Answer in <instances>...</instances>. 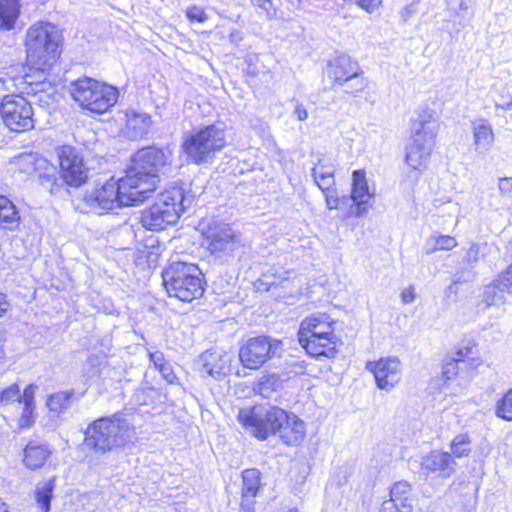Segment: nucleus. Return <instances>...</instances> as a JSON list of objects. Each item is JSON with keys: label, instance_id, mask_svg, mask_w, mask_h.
I'll return each mask as SVG.
<instances>
[{"label": "nucleus", "instance_id": "nucleus-33", "mask_svg": "<svg viewBox=\"0 0 512 512\" xmlns=\"http://www.w3.org/2000/svg\"><path fill=\"white\" fill-rule=\"evenodd\" d=\"M83 394H76L74 389L53 393L47 399V407L51 412L61 413L70 407L73 400L78 401Z\"/></svg>", "mask_w": 512, "mask_h": 512}, {"label": "nucleus", "instance_id": "nucleus-44", "mask_svg": "<svg viewBox=\"0 0 512 512\" xmlns=\"http://www.w3.org/2000/svg\"><path fill=\"white\" fill-rule=\"evenodd\" d=\"M185 15L191 22L204 23L208 19L204 9L196 5L188 7Z\"/></svg>", "mask_w": 512, "mask_h": 512}, {"label": "nucleus", "instance_id": "nucleus-23", "mask_svg": "<svg viewBox=\"0 0 512 512\" xmlns=\"http://www.w3.org/2000/svg\"><path fill=\"white\" fill-rule=\"evenodd\" d=\"M126 124L124 134L130 140L144 138L153 124L150 114L129 109L125 113Z\"/></svg>", "mask_w": 512, "mask_h": 512}, {"label": "nucleus", "instance_id": "nucleus-22", "mask_svg": "<svg viewBox=\"0 0 512 512\" xmlns=\"http://www.w3.org/2000/svg\"><path fill=\"white\" fill-rule=\"evenodd\" d=\"M292 412L277 406L270 407L260 418H258V439H267L269 436H276L287 421Z\"/></svg>", "mask_w": 512, "mask_h": 512}, {"label": "nucleus", "instance_id": "nucleus-20", "mask_svg": "<svg viewBox=\"0 0 512 512\" xmlns=\"http://www.w3.org/2000/svg\"><path fill=\"white\" fill-rule=\"evenodd\" d=\"M289 370L284 373V377L278 373L267 372L258 381V393L263 397H270L272 393L278 392L283 388L284 381L290 380L293 376L306 373L307 363L304 360L288 363Z\"/></svg>", "mask_w": 512, "mask_h": 512}, {"label": "nucleus", "instance_id": "nucleus-30", "mask_svg": "<svg viewBox=\"0 0 512 512\" xmlns=\"http://www.w3.org/2000/svg\"><path fill=\"white\" fill-rule=\"evenodd\" d=\"M20 224L21 216L17 206L8 197L0 195V229L16 231Z\"/></svg>", "mask_w": 512, "mask_h": 512}, {"label": "nucleus", "instance_id": "nucleus-6", "mask_svg": "<svg viewBox=\"0 0 512 512\" xmlns=\"http://www.w3.org/2000/svg\"><path fill=\"white\" fill-rule=\"evenodd\" d=\"M163 284L170 297L191 302L204 293L205 280L201 269L193 263L175 261L162 272Z\"/></svg>", "mask_w": 512, "mask_h": 512}, {"label": "nucleus", "instance_id": "nucleus-35", "mask_svg": "<svg viewBox=\"0 0 512 512\" xmlns=\"http://www.w3.org/2000/svg\"><path fill=\"white\" fill-rule=\"evenodd\" d=\"M239 360L244 369H256V337H250L245 344L240 347Z\"/></svg>", "mask_w": 512, "mask_h": 512}, {"label": "nucleus", "instance_id": "nucleus-25", "mask_svg": "<svg viewBox=\"0 0 512 512\" xmlns=\"http://www.w3.org/2000/svg\"><path fill=\"white\" fill-rule=\"evenodd\" d=\"M276 436L287 446H298L306 437V425L298 415L292 413Z\"/></svg>", "mask_w": 512, "mask_h": 512}, {"label": "nucleus", "instance_id": "nucleus-8", "mask_svg": "<svg viewBox=\"0 0 512 512\" xmlns=\"http://www.w3.org/2000/svg\"><path fill=\"white\" fill-rule=\"evenodd\" d=\"M434 122L433 115H420L418 127L411 135L410 143L405 149L404 162L408 168L417 174L425 172L431 160L433 149L437 142V128L430 124Z\"/></svg>", "mask_w": 512, "mask_h": 512}, {"label": "nucleus", "instance_id": "nucleus-51", "mask_svg": "<svg viewBox=\"0 0 512 512\" xmlns=\"http://www.w3.org/2000/svg\"><path fill=\"white\" fill-rule=\"evenodd\" d=\"M473 254V257H474V260L477 259V255H478V246L476 245H472L469 250H468V255H472Z\"/></svg>", "mask_w": 512, "mask_h": 512}, {"label": "nucleus", "instance_id": "nucleus-10", "mask_svg": "<svg viewBox=\"0 0 512 512\" xmlns=\"http://www.w3.org/2000/svg\"><path fill=\"white\" fill-rule=\"evenodd\" d=\"M70 92L82 108L98 114L105 113L113 107L119 97L116 87L89 77L72 82Z\"/></svg>", "mask_w": 512, "mask_h": 512}, {"label": "nucleus", "instance_id": "nucleus-32", "mask_svg": "<svg viewBox=\"0 0 512 512\" xmlns=\"http://www.w3.org/2000/svg\"><path fill=\"white\" fill-rule=\"evenodd\" d=\"M242 478V510L243 512H254V498L256 497V470H244L242 472Z\"/></svg>", "mask_w": 512, "mask_h": 512}, {"label": "nucleus", "instance_id": "nucleus-36", "mask_svg": "<svg viewBox=\"0 0 512 512\" xmlns=\"http://www.w3.org/2000/svg\"><path fill=\"white\" fill-rule=\"evenodd\" d=\"M451 455L453 458L468 457L472 451L471 439L467 433L456 435L451 443Z\"/></svg>", "mask_w": 512, "mask_h": 512}, {"label": "nucleus", "instance_id": "nucleus-11", "mask_svg": "<svg viewBox=\"0 0 512 512\" xmlns=\"http://www.w3.org/2000/svg\"><path fill=\"white\" fill-rule=\"evenodd\" d=\"M0 115L11 131L24 132L34 127L32 105L22 95L4 96L0 103Z\"/></svg>", "mask_w": 512, "mask_h": 512}, {"label": "nucleus", "instance_id": "nucleus-50", "mask_svg": "<svg viewBox=\"0 0 512 512\" xmlns=\"http://www.w3.org/2000/svg\"><path fill=\"white\" fill-rule=\"evenodd\" d=\"M6 295L0 292V317L8 310L9 303L7 302Z\"/></svg>", "mask_w": 512, "mask_h": 512}, {"label": "nucleus", "instance_id": "nucleus-41", "mask_svg": "<svg viewBox=\"0 0 512 512\" xmlns=\"http://www.w3.org/2000/svg\"><path fill=\"white\" fill-rule=\"evenodd\" d=\"M490 286L500 292L512 291V263L493 279Z\"/></svg>", "mask_w": 512, "mask_h": 512}, {"label": "nucleus", "instance_id": "nucleus-13", "mask_svg": "<svg viewBox=\"0 0 512 512\" xmlns=\"http://www.w3.org/2000/svg\"><path fill=\"white\" fill-rule=\"evenodd\" d=\"M312 176L318 188L322 191L329 210L343 207L346 196L340 195L335 182V170L331 161L319 159L312 168Z\"/></svg>", "mask_w": 512, "mask_h": 512}, {"label": "nucleus", "instance_id": "nucleus-14", "mask_svg": "<svg viewBox=\"0 0 512 512\" xmlns=\"http://www.w3.org/2000/svg\"><path fill=\"white\" fill-rule=\"evenodd\" d=\"M60 174L67 187L78 188L88 180V168L84 164L80 152L69 145H63L58 150Z\"/></svg>", "mask_w": 512, "mask_h": 512}, {"label": "nucleus", "instance_id": "nucleus-28", "mask_svg": "<svg viewBox=\"0 0 512 512\" xmlns=\"http://www.w3.org/2000/svg\"><path fill=\"white\" fill-rule=\"evenodd\" d=\"M477 343L474 340L462 341L454 351V356L450 357L459 363H466L469 370H476L482 365V359L479 356Z\"/></svg>", "mask_w": 512, "mask_h": 512}, {"label": "nucleus", "instance_id": "nucleus-4", "mask_svg": "<svg viewBox=\"0 0 512 512\" xmlns=\"http://www.w3.org/2000/svg\"><path fill=\"white\" fill-rule=\"evenodd\" d=\"M170 154L162 148L148 146L138 150L126 169L124 187L130 185L142 202L150 198L160 182V173L168 164Z\"/></svg>", "mask_w": 512, "mask_h": 512}, {"label": "nucleus", "instance_id": "nucleus-38", "mask_svg": "<svg viewBox=\"0 0 512 512\" xmlns=\"http://www.w3.org/2000/svg\"><path fill=\"white\" fill-rule=\"evenodd\" d=\"M237 419L242 427L256 437V406L241 408Z\"/></svg>", "mask_w": 512, "mask_h": 512}, {"label": "nucleus", "instance_id": "nucleus-1", "mask_svg": "<svg viewBox=\"0 0 512 512\" xmlns=\"http://www.w3.org/2000/svg\"><path fill=\"white\" fill-rule=\"evenodd\" d=\"M339 320L328 312L317 311L299 323L296 337L305 354L316 361H333L340 354L343 339Z\"/></svg>", "mask_w": 512, "mask_h": 512}, {"label": "nucleus", "instance_id": "nucleus-29", "mask_svg": "<svg viewBox=\"0 0 512 512\" xmlns=\"http://www.w3.org/2000/svg\"><path fill=\"white\" fill-rule=\"evenodd\" d=\"M51 453L47 444L29 442L24 448L23 462L27 468L36 470L46 463Z\"/></svg>", "mask_w": 512, "mask_h": 512}, {"label": "nucleus", "instance_id": "nucleus-46", "mask_svg": "<svg viewBox=\"0 0 512 512\" xmlns=\"http://www.w3.org/2000/svg\"><path fill=\"white\" fill-rule=\"evenodd\" d=\"M158 371L169 384H174L175 381L177 380V376L173 372V369L169 363H166L165 365L161 366V368H159Z\"/></svg>", "mask_w": 512, "mask_h": 512}, {"label": "nucleus", "instance_id": "nucleus-49", "mask_svg": "<svg viewBox=\"0 0 512 512\" xmlns=\"http://www.w3.org/2000/svg\"><path fill=\"white\" fill-rule=\"evenodd\" d=\"M294 114L299 121H304L308 118V111L302 104L295 107Z\"/></svg>", "mask_w": 512, "mask_h": 512}, {"label": "nucleus", "instance_id": "nucleus-31", "mask_svg": "<svg viewBox=\"0 0 512 512\" xmlns=\"http://www.w3.org/2000/svg\"><path fill=\"white\" fill-rule=\"evenodd\" d=\"M388 500L405 509V512H412L413 495L411 483L406 480H399L393 483L389 491Z\"/></svg>", "mask_w": 512, "mask_h": 512}, {"label": "nucleus", "instance_id": "nucleus-27", "mask_svg": "<svg viewBox=\"0 0 512 512\" xmlns=\"http://www.w3.org/2000/svg\"><path fill=\"white\" fill-rule=\"evenodd\" d=\"M22 12V0H0V32L16 28Z\"/></svg>", "mask_w": 512, "mask_h": 512}, {"label": "nucleus", "instance_id": "nucleus-17", "mask_svg": "<svg viewBox=\"0 0 512 512\" xmlns=\"http://www.w3.org/2000/svg\"><path fill=\"white\" fill-rule=\"evenodd\" d=\"M365 368L372 373L377 387L381 390L392 389L401 378V363L395 356L367 361Z\"/></svg>", "mask_w": 512, "mask_h": 512}, {"label": "nucleus", "instance_id": "nucleus-16", "mask_svg": "<svg viewBox=\"0 0 512 512\" xmlns=\"http://www.w3.org/2000/svg\"><path fill=\"white\" fill-rule=\"evenodd\" d=\"M201 225L202 234L211 253L227 252L234 249L236 234L229 224L219 219H212Z\"/></svg>", "mask_w": 512, "mask_h": 512}, {"label": "nucleus", "instance_id": "nucleus-12", "mask_svg": "<svg viewBox=\"0 0 512 512\" xmlns=\"http://www.w3.org/2000/svg\"><path fill=\"white\" fill-rule=\"evenodd\" d=\"M375 189L369 185L365 169H356L351 174L350 199L352 205L344 218H359L366 215L372 208Z\"/></svg>", "mask_w": 512, "mask_h": 512}, {"label": "nucleus", "instance_id": "nucleus-42", "mask_svg": "<svg viewBox=\"0 0 512 512\" xmlns=\"http://www.w3.org/2000/svg\"><path fill=\"white\" fill-rule=\"evenodd\" d=\"M460 368L459 364L451 359L446 358L443 361L441 369V380L444 384L448 385L450 382L455 381L459 376Z\"/></svg>", "mask_w": 512, "mask_h": 512}, {"label": "nucleus", "instance_id": "nucleus-56", "mask_svg": "<svg viewBox=\"0 0 512 512\" xmlns=\"http://www.w3.org/2000/svg\"><path fill=\"white\" fill-rule=\"evenodd\" d=\"M238 375L246 376V373H245V372H243V374H241V372H240V371H238Z\"/></svg>", "mask_w": 512, "mask_h": 512}, {"label": "nucleus", "instance_id": "nucleus-34", "mask_svg": "<svg viewBox=\"0 0 512 512\" xmlns=\"http://www.w3.org/2000/svg\"><path fill=\"white\" fill-rule=\"evenodd\" d=\"M55 489V477L40 481L36 485L35 497L42 512H49Z\"/></svg>", "mask_w": 512, "mask_h": 512}, {"label": "nucleus", "instance_id": "nucleus-37", "mask_svg": "<svg viewBox=\"0 0 512 512\" xmlns=\"http://www.w3.org/2000/svg\"><path fill=\"white\" fill-rule=\"evenodd\" d=\"M495 415L505 421H512V387L506 390L495 404Z\"/></svg>", "mask_w": 512, "mask_h": 512}, {"label": "nucleus", "instance_id": "nucleus-39", "mask_svg": "<svg viewBox=\"0 0 512 512\" xmlns=\"http://www.w3.org/2000/svg\"><path fill=\"white\" fill-rule=\"evenodd\" d=\"M432 246L428 250V253L436 251H450L458 245V242L454 236L451 235H435L430 238Z\"/></svg>", "mask_w": 512, "mask_h": 512}, {"label": "nucleus", "instance_id": "nucleus-52", "mask_svg": "<svg viewBox=\"0 0 512 512\" xmlns=\"http://www.w3.org/2000/svg\"><path fill=\"white\" fill-rule=\"evenodd\" d=\"M3 336H4L3 331L0 330V358L3 357V348H2Z\"/></svg>", "mask_w": 512, "mask_h": 512}, {"label": "nucleus", "instance_id": "nucleus-21", "mask_svg": "<svg viewBox=\"0 0 512 512\" xmlns=\"http://www.w3.org/2000/svg\"><path fill=\"white\" fill-rule=\"evenodd\" d=\"M285 353L281 339L271 336H258V368H271Z\"/></svg>", "mask_w": 512, "mask_h": 512}, {"label": "nucleus", "instance_id": "nucleus-9", "mask_svg": "<svg viewBox=\"0 0 512 512\" xmlns=\"http://www.w3.org/2000/svg\"><path fill=\"white\" fill-rule=\"evenodd\" d=\"M84 201L90 211L96 214L143 203L130 185L124 187V177L118 181L110 179L102 187L86 192Z\"/></svg>", "mask_w": 512, "mask_h": 512}, {"label": "nucleus", "instance_id": "nucleus-53", "mask_svg": "<svg viewBox=\"0 0 512 512\" xmlns=\"http://www.w3.org/2000/svg\"><path fill=\"white\" fill-rule=\"evenodd\" d=\"M0 512H8L6 504L0 499Z\"/></svg>", "mask_w": 512, "mask_h": 512}, {"label": "nucleus", "instance_id": "nucleus-24", "mask_svg": "<svg viewBox=\"0 0 512 512\" xmlns=\"http://www.w3.org/2000/svg\"><path fill=\"white\" fill-rule=\"evenodd\" d=\"M199 362L202 364V371L215 379L225 376L229 371L230 359L223 351L207 350L200 355Z\"/></svg>", "mask_w": 512, "mask_h": 512}, {"label": "nucleus", "instance_id": "nucleus-45", "mask_svg": "<svg viewBox=\"0 0 512 512\" xmlns=\"http://www.w3.org/2000/svg\"><path fill=\"white\" fill-rule=\"evenodd\" d=\"M447 9L454 15L468 9V0H445Z\"/></svg>", "mask_w": 512, "mask_h": 512}, {"label": "nucleus", "instance_id": "nucleus-40", "mask_svg": "<svg viewBox=\"0 0 512 512\" xmlns=\"http://www.w3.org/2000/svg\"><path fill=\"white\" fill-rule=\"evenodd\" d=\"M474 143L477 146L490 145L494 141V133L491 125L481 123L473 128Z\"/></svg>", "mask_w": 512, "mask_h": 512}, {"label": "nucleus", "instance_id": "nucleus-55", "mask_svg": "<svg viewBox=\"0 0 512 512\" xmlns=\"http://www.w3.org/2000/svg\"><path fill=\"white\" fill-rule=\"evenodd\" d=\"M286 512H298V510H297V509H295V508H293V509H289V510H288V511H286Z\"/></svg>", "mask_w": 512, "mask_h": 512}, {"label": "nucleus", "instance_id": "nucleus-2", "mask_svg": "<svg viewBox=\"0 0 512 512\" xmlns=\"http://www.w3.org/2000/svg\"><path fill=\"white\" fill-rule=\"evenodd\" d=\"M191 183L176 182L166 188L157 197L156 202L141 212L142 226L151 231L164 230L168 225L175 224L199 195L191 190Z\"/></svg>", "mask_w": 512, "mask_h": 512}, {"label": "nucleus", "instance_id": "nucleus-15", "mask_svg": "<svg viewBox=\"0 0 512 512\" xmlns=\"http://www.w3.org/2000/svg\"><path fill=\"white\" fill-rule=\"evenodd\" d=\"M36 390L37 385L29 384L21 393L19 385L13 383L0 391V403L2 405H11L16 402L23 404L22 413L19 418V426L21 428L30 427L34 422Z\"/></svg>", "mask_w": 512, "mask_h": 512}, {"label": "nucleus", "instance_id": "nucleus-48", "mask_svg": "<svg viewBox=\"0 0 512 512\" xmlns=\"http://www.w3.org/2000/svg\"><path fill=\"white\" fill-rule=\"evenodd\" d=\"M415 292L413 286H409L402 290L401 292V300L403 303L407 304L414 300Z\"/></svg>", "mask_w": 512, "mask_h": 512}, {"label": "nucleus", "instance_id": "nucleus-47", "mask_svg": "<svg viewBox=\"0 0 512 512\" xmlns=\"http://www.w3.org/2000/svg\"><path fill=\"white\" fill-rule=\"evenodd\" d=\"M150 362L153 363L154 367L158 370L161 366L165 365L167 362L164 358V355L160 351H154L149 353Z\"/></svg>", "mask_w": 512, "mask_h": 512}, {"label": "nucleus", "instance_id": "nucleus-7", "mask_svg": "<svg viewBox=\"0 0 512 512\" xmlns=\"http://www.w3.org/2000/svg\"><path fill=\"white\" fill-rule=\"evenodd\" d=\"M225 144L223 125L209 124L185 133L182 149L189 162L201 165L210 162L215 153L222 150Z\"/></svg>", "mask_w": 512, "mask_h": 512}, {"label": "nucleus", "instance_id": "nucleus-18", "mask_svg": "<svg viewBox=\"0 0 512 512\" xmlns=\"http://www.w3.org/2000/svg\"><path fill=\"white\" fill-rule=\"evenodd\" d=\"M456 466L453 455L437 449L424 455L420 462V469L425 475H435L441 479L450 478L455 473Z\"/></svg>", "mask_w": 512, "mask_h": 512}, {"label": "nucleus", "instance_id": "nucleus-43", "mask_svg": "<svg viewBox=\"0 0 512 512\" xmlns=\"http://www.w3.org/2000/svg\"><path fill=\"white\" fill-rule=\"evenodd\" d=\"M83 376L87 381H92L100 375V358L97 355H90L82 366Z\"/></svg>", "mask_w": 512, "mask_h": 512}, {"label": "nucleus", "instance_id": "nucleus-26", "mask_svg": "<svg viewBox=\"0 0 512 512\" xmlns=\"http://www.w3.org/2000/svg\"><path fill=\"white\" fill-rule=\"evenodd\" d=\"M38 181L41 187L47 190L51 195L64 196L69 194L65 180L53 165H47L44 170L38 174Z\"/></svg>", "mask_w": 512, "mask_h": 512}, {"label": "nucleus", "instance_id": "nucleus-5", "mask_svg": "<svg viewBox=\"0 0 512 512\" xmlns=\"http://www.w3.org/2000/svg\"><path fill=\"white\" fill-rule=\"evenodd\" d=\"M62 45V30L52 22L36 21L26 31L27 60L39 68L51 66L59 58Z\"/></svg>", "mask_w": 512, "mask_h": 512}, {"label": "nucleus", "instance_id": "nucleus-19", "mask_svg": "<svg viewBox=\"0 0 512 512\" xmlns=\"http://www.w3.org/2000/svg\"><path fill=\"white\" fill-rule=\"evenodd\" d=\"M362 74L359 63L349 55H337L327 62V75L333 85H343Z\"/></svg>", "mask_w": 512, "mask_h": 512}, {"label": "nucleus", "instance_id": "nucleus-3", "mask_svg": "<svg viewBox=\"0 0 512 512\" xmlns=\"http://www.w3.org/2000/svg\"><path fill=\"white\" fill-rule=\"evenodd\" d=\"M134 435V427L116 413L89 423L84 430L81 446L87 456L98 459L117 448L126 446L132 442Z\"/></svg>", "mask_w": 512, "mask_h": 512}, {"label": "nucleus", "instance_id": "nucleus-54", "mask_svg": "<svg viewBox=\"0 0 512 512\" xmlns=\"http://www.w3.org/2000/svg\"><path fill=\"white\" fill-rule=\"evenodd\" d=\"M366 87V82L363 78L360 80V86L357 91H362Z\"/></svg>", "mask_w": 512, "mask_h": 512}]
</instances>
